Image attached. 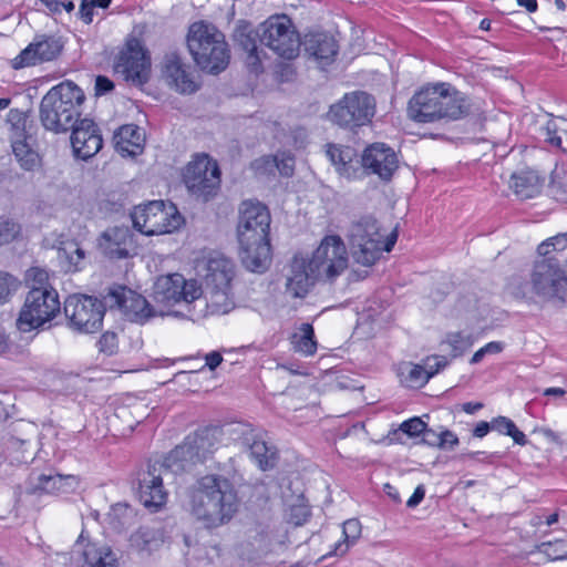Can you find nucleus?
Segmentation results:
<instances>
[{"mask_svg":"<svg viewBox=\"0 0 567 567\" xmlns=\"http://www.w3.org/2000/svg\"><path fill=\"white\" fill-rule=\"evenodd\" d=\"M239 506L237 489L223 475H205L189 489L190 513L205 528L214 529L228 524Z\"/></svg>","mask_w":567,"mask_h":567,"instance_id":"f257e3e1","label":"nucleus"},{"mask_svg":"<svg viewBox=\"0 0 567 567\" xmlns=\"http://www.w3.org/2000/svg\"><path fill=\"white\" fill-rule=\"evenodd\" d=\"M203 462L188 436L172 450L164 460L150 461L138 473V496L141 503L152 513L159 511L167 501L164 480Z\"/></svg>","mask_w":567,"mask_h":567,"instance_id":"f03ea898","label":"nucleus"},{"mask_svg":"<svg viewBox=\"0 0 567 567\" xmlns=\"http://www.w3.org/2000/svg\"><path fill=\"white\" fill-rule=\"evenodd\" d=\"M270 214L259 202L241 204L237 227L243 265L252 272H264L271 261Z\"/></svg>","mask_w":567,"mask_h":567,"instance_id":"7ed1b4c3","label":"nucleus"},{"mask_svg":"<svg viewBox=\"0 0 567 567\" xmlns=\"http://www.w3.org/2000/svg\"><path fill=\"white\" fill-rule=\"evenodd\" d=\"M471 112L472 103L467 96L447 83H439L419 91L408 106L410 118L419 123L456 121Z\"/></svg>","mask_w":567,"mask_h":567,"instance_id":"20e7f679","label":"nucleus"},{"mask_svg":"<svg viewBox=\"0 0 567 567\" xmlns=\"http://www.w3.org/2000/svg\"><path fill=\"white\" fill-rule=\"evenodd\" d=\"M203 277V296L212 315H226L235 308L231 281L235 277L234 261L220 252L208 254L199 265Z\"/></svg>","mask_w":567,"mask_h":567,"instance_id":"39448f33","label":"nucleus"},{"mask_svg":"<svg viewBox=\"0 0 567 567\" xmlns=\"http://www.w3.org/2000/svg\"><path fill=\"white\" fill-rule=\"evenodd\" d=\"M84 100V93L73 82L66 81L53 86L40 103L41 124L54 133L68 132L79 121Z\"/></svg>","mask_w":567,"mask_h":567,"instance_id":"423d86ee","label":"nucleus"},{"mask_svg":"<svg viewBox=\"0 0 567 567\" xmlns=\"http://www.w3.org/2000/svg\"><path fill=\"white\" fill-rule=\"evenodd\" d=\"M187 47L203 71L218 74L229 64L230 51L225 35L210 23H193L187 34Z\"/></svg>","mask_w":567,"mask_h":567,"instance_id":"0eeeda50","label":"nucleus"},{"mask_svg":"<svg viewBox=\"0 0 567 567\" xmlns=\"http://www.w3.org/2000/svg\"><path fill=\"white\" fill-rule=\"evenodd\" d=\"M516 298L533 299L535 295L543 301H564L567 295V278L557 261L543 258L535 261L530 281L512 286Z\"/></svg>","mask_w":567,"mask_h":567,"instance_id":"6e6552de","label":"nucleus"},{"mask_svg":"<svg viewBox=\"0 0 567 567\" xmlns=\"http://www.w3.org/2000/svg\"><path fill=\"white\" fill-rule=\"evenodd\" d=\"M61 310L59 293L53 287L31 286L17 319V327L23 332L43 327Z\"/></svg>","mask_w":567,"mask_h":567,"instance_id":"1a4fd4ad","label":"nucleus"},{"mask_svg":"<svg viewBox=\"0 0 567 567\" xmlns=\"http://www.w3.org/2000/svg\"><path fill=\"white\" fill-rule=\"evenodd\" d=\"M133 226L146 236L163 235L177 230L184 218L171 202L153 200L138 205L131 214Z\"/></svg>","mask_w":567,"mask_h":567,"instance_id":"9d476101","label":"nucleus"},{"mask_svg":"<svg viewBox=\"0 0 567 567\" xmlns=\"http://www.w3.org/2000/svg\"><path fill=\"white\" fill-rule=\"evenodd\" d=\"M375 111L377 102L373 95L365 91H353L346 93L332 104L327 116L340 127L354 130L370 124Z\"/></svg>","mask_w":567,"mask_h":567,"instance_id":"9b49d317","label":"nucleus"},{"mask_svg":"<svg viewBox=\"0 0 567 567\" xmlns=\"http://www.w3.org/2000/svg\"><path fill=\"white\" fill-rule=\"evenodd\" d=\"M106 305L105 297L100 300L92 296L73 295L64 302L68 326L79 333H95L103 324Z\"/></svg>","mask_w":567,"mask_h":567,"instance_id":"f8f14e48","label":"nucleus"},{"mask_svg":"<svg viewBox=\"0 0 567 567\" xmlns=\"http://www.w3.org/2000/svg\"><path fill=\"white\" fill-rule=\"evenodd\" d=\"M382 236L375 218L362 217L351 225L349 245L351 256L357 264L370 267L379 259L382 251Z\"/></svg>","mask_w":567,"mask_h":567,"instance_id":"ddd939ff","label":"nucleus"},{"mask_svg":"<svg viewBox=\"0 0 567 567\" xmlns=\"http://www.w3.org/2000/svg\"><path fill=\"white\" fill-rule=\"evenodd\" d=\"M261 44L278 56L292 60L299 54L301 40L292 21L287 16H280L261 23Z\"/></svg>","mask_w":567,"mask_h":567,"instance_id":"4468645a","label":"nucleus"},{"mask_svg":"<svg viewBox=\"0 0 567 567\" xmlns=\"http://www.w3.org/2000/svg\"><path fill=\"white\" fill-rule=\"evenodd\" d=\"M187 189L204 202L214 197L220 187V171L217 162L208 155H197L184 173Z\"/></svg>","mask_w":567,"mask_h":567,"instance_id":"2eb2a0df","label":"nucleus"},{"mask_svg":"<svg viewBox=\"0 0 567 567\" xmlns=\"http://www.w3.org/2000/svg\"><path fill=\"white\" fill-rule=\"evenodd\" d=\"M202 296V286L194 279L186 280L181 274L162 276L154 284L155 307L164 311L179 302L192 303Z\"/></svg>","mask_w":567,"mask_h":567,"instance_id":"dca6fc26","label":"nucleus"},{"mask_svg":"<svg viewBox=\"0 0 567 567\" xmlns=\"http://www.w3.org/2000/svg\"><path fill=\"white\" fill-rule=\"evenodd\" d=\"M309 267L320 279L333 281L348 267L347 249L338 236H327L309 260Z\"/></svg>","mask_w":567,"mask_h":567,"instance_id":"f3484780","label":"nucleus"},{"mask_svg":"<svg viewBox=\"0 0 567 567\" xmlns=\"http://www.w3.org/2000/svg\"><path fill=\"white\" fill-rule=\"evenodd\" d=\"M110 309H118L128 320L144 323L156 316H164L165 311L152 306L142 295L124 286H115L105 295Z\"/></svg>","mask_w":567,"mask_h":567,"instance_id":"a211bd4d","label":"nucleus"},{"mask_svg":"<svg viewBox=\"0 0 567 567\" xmlns=\"http://www.w3.org/2000/svg\"><path fill=\"white\" fill-rule=\"evenodd\" d=\"M114 71L133 85H143L150 79L151 59L136 39L130 40L115 61Z\"/></svg>","mask_w":567,"mask_h":567,"instance_id":"6ab92c4d","label":"nucleus"},{"mask_svg":"<svg viewBox=\"0 0 567 567\" xmlns=\"http://www.w3.org/2000/svg\"><path fill=\"white\" fill-rule=\"evenodd\" d=\"M63 43L54 35L38 34L33 41L12 60V68L23 69L55 60L62 52Z\"/></svg>","mask_w":567,"mask_h":567,"instance_id":"aec40b11","label":"nucleus"},{"mask_svg":"<svg viewBox=\"0 0 567 567\" xmlns=\"http://www.w3.org/2000/svg\"><path fill=\"white\" fill-rule=\"evenodd\" d=\"M361 164L368 174L378 175L381 181L390 182L399 168V157L388 144L375 142L362 152Z\"/></svg>","mask_w":567,"mask_h":567,"instance_id":"412c9836","label":"nucleus"},{"mask_svg":"<svg viewBox=\"0 0 567 567\" xmlns=\"http://www.w3.org/2000/svg\"><path fill=\"white\" fill-rule=\"evenodd\" d=\"M72 128L71 144L78 158L87 159L103 146V138L97 125L90 118L78 121Z\"/></svg>","mask_w":567,"mask_h":567,"instance_id":"4be33fe9","label":"nucleus"},{"mask_svg":"<svg viewBox=\"0 0 567 567\" xmlns=\"http://www.w3.org/2000/svg\"><path fill=\"white\" fill-rule=\"evenodd\" d=\"M80 567H118L116 554L105 544L87 540L83 533L76 542Z\"/></svg>","mask_w":567,"mask_h":567,"instance_id":"5701e85b","label":"nucleus"},{"mask_svg":"<svg viewBox=\"0 0 567 567\" xmlns=\"http://www.w3.org/2000/svg\"><path fill=\"white\" fill-rule=\"evenodd\" d=\"M78 486L79 478L74 475L32 473L29 477L28 492L30 494H63L74 491Z\"/></svg>","mask_w":567,"mask_h":567,"instance_id":"b1692460","label":"nucleus"},{"mask_svg":"<svg viewBox=\"0 0 567 567\" xmlns=\"http://www.w3.org/2000/svg\"><path fill=\"white\" fill-rule=\"evenodd\" d=\"M100 247L109 258H126L134 248L133 235L128 227L109 228L102 234Z\"/></svg>","mask_w":567,"mask_h":567,"instance_id":"393cba45","label":"nucleus"},{"mask_svg":"<svg viewBox=\"0 0 567 567\" xmlns=\"http://www.w3.org/2000/svg\"><path fill=\"white\" fill-rule=\"evenodd\" d=\"M163 76L172 87L181 93H193L197 90V85L192 80L181 56L176 53L165 55Z\"/></svg>","mask_w":567,"mask_h":567,"instance_id":"a878e982","label":"nucleus"},{"mask_svg":"<svg viewBox=\"0 0 567 567\" xmlns=\"http://www.w3.org/2000/svg\"><path fill=\"white\" fill-rule=\"evenodd\" d=\"M233 433L241 434V444L248 450L250 457L266 471L275 466L277 453L268 447L265 441L257 440L252 432L243 425H237Z\"/></svg>","mask_w":567,"mask_h":567,"instance_id":"bb28decb","label":"nucleus"},{"mask_svg":"<svg viewBox=\"0 0 567 567\" xmlns=\"http://www.w3.org/2000/svg\"><path fill=\"white\" fill-rule=\"evenodd\" d=\"M235 43L247 53L248 65L255 71L261 64L258 42L261 44V24L255 29L250 23H240L234 31Z\"/></svg>","mask_w":567,"mask_h":567,"instance_id":"cd10ccee","label":"nucleus"},{"mask_svg":"<svg viewBox=\"0 0 567 567\" xmlns=\"http://www.w3.org/2000/svg\"><path fill=\"white\" fill-rule=\"evenodd\" d=\"M544 185V178L530 168L516 171L511 175L508 186L520 200L538 196Z\"/></svg>","mask_w":567,"mask_h":567,"instance_id":"c85d7f7f","label":"nucleus"},{"mask_svg":"<svg viewBox=\"0 0 567 567\" xmlns=\"http://www.w3.org/2000/svg\"><path fill=\"white\" fill-rule=\"evenodd\" d=\"M320 278L309 267V261L295 258L291 264V275L287 278L286 290L293 298H302L309 288Z\"/></svg>","mask_w":567,"mask_h":567,"instance_id":"c756f323","label":"nucleus"},{"mask_svg":"<svg viewBox=\"0 0 567 567\" xmlns=\"http://www.w3.org/2000/svg\"><path fill=\"white\" fill-rule=\"evenodd\" d=\"M301 44H303L305 51L310 56L322 64L332 62L338 52L336 40L324 32L306 34Z\"/></svg>","mask_w":567,"mask_h":567,"instance_id":"7c9ffc66","label":"nucleus"},{"mask_svg":"<svg viewBox=\"0 0 567 567\" xmlns=\"http://www.w3.org/2000/svg\"><path fill=\"white\" fill-rule=\"evenodd\" d=\"M221 434L223 432L220 427L212 426L199 429L195 433L187 436L196 452H198L200 460L205 461L218 449Z\"/></svg>","mask_w":567,"mask_h":567,"instance_id":"2f4dec72","label":"nucleus"},{"mask_svg":"<svg viewBox=\"0 0 567 567\" xmlns=\"http://www.w3.org/2000/svg\"><path fill=\"white\" fill-rule=\"evenodd\" d=\"M143 136L138 126L126 124L114 134L115 148L123 155H136L142 151Z\"/></svg>","mask_w":567,"mask_h":567,"instance_id":"473e14b6","label":"nucleus"},{"mask_svg":"<svg viewBox=\"0 0 567 567\" xmlns=\"http://www.w3.org/2000/svg\"><path fill=\"white\" fill-rule=\"evenodd\" d=\"M85 252L75 240L61 241L58 248V259L65 271L72 272L79 269Z\"/></svg>","mask_w":567,"mask_h":567,"instance_id":"72a5a7b5","label":"nucleus"},{"mask_svg":"<svg viewBox=\"0 0 567 567\" xmlns=\"http://www.w3.org/2000/svg\"><path fill=\"white\" fill-rule=\"evenodd\" d=\"M25 140L27 137L12 138V152L21 168L24 171H34L40 166L41 159L39 154L29 146Z\"/></svg>","mask_w":567,"mask_h":567,"instance_id":"f704fd0d","label":"nucleus"},{"mask_svg":"<svg viewBox=\"0 0 567 567\" xmlns=\"http://www.w3.org/2000/svg\"><path fill=\"white\" fill-rule=\"evenodd\" d=\"M162 542V535L158 530L142 526L131 536V545L138 551H152Z\"/></svg>","mask_w":567,"mask_h":567,"instance_id":"c9c22d12","label":"nucleus"},{"mask_svg":"<svg viewBox=\"0 0 567 567\" xmlns=\"http://www.w3.org/2000/svg\"><path fill=\"white\" fill-rule=\"evenodd\" d=\"M291 342L296 351L312 355L317 351L313 327L310 323H302L299 331L293 333Z\"/></svg>","mask_w":567,"mask_h":567,"instance_id":"e433bc0d","label":"nucleus"},{"mask_svg":"<svg viewBox=\"0 0 567 567\" xmlns=\"http://www.w3.org/2000/svg\"><path fill=\"white\" fill-rule=\"evenodd\" d=\"M353 154L354 153L351 147H340L338 145L329 144L327 148V156L331 163L337 166L340 174H348Z\"/></svg>","mask_w":567,"mask_h":567,"instance_id":"4c0bfd02","label":"nucleus"},{"mask_svg":"<svg viewBox=\"0 0 567 567\" xmlns=\"http://www.w3.org/2000/svg\"><path fill=\"white\" fill-rule=\"evenodd\" d=\"M474 343L472 334L463 332H450L446 334L442 344H447L451 348V357L457 358L463 355Z\"/></svg>","mask_w":567,"mask_h":567,"instance_id":"58836bf2","label":"nucleus"},{"mask_svg":"<svg viewBox=\"0 0 567 567\" xmlns=\"http://www.w3.org/2000/svg\"><path fill=\"white\" fill-rule=\"evenodd\" d=\"M361 534V524L358 519L352 518L343 523V535L347 544L338 543L334 549L336 555H343L349 547L350 542H354Z\"/></svg>","mask_w":567,"mask_h":567,"instance_id":"ea45409f","label":"nucleus"},{"mask_svg":"<svg viewBox=\"0 0 567 567\" xmlns=\"http://www.w3.org/2000/svg\"><path fill=\"white\" fill-rule=\"evenodd\" d=\"M19 287V279L9 272L0 271V305L8 302Z\"/></svg>","mask_w":567,"mask_h":567,"instance_id":"a19ab883","label":"nucleus"},{"mask_svg":"<svg viewBox=\"0 0 567 567\" xmlns=\"http://www.w3.org/2000/svg\"><path fill=\"white\" fill-rule=\"evenodd\" d=\"M8 123L11 125L12 128L11 140L18 137H27V116L23 112L16 109L10 110L8 113Z\"/></svg>","mask_w":567,"mask_h":567,"instance_id":"79ce46f5","label":"nucleus"},{"mask_svg":"<svg viewBox=\"0 0 567 567\" xmlns=\"http://www.w3.org/2000/svg\"><path fill=\"white\" fill-rule=\"evenodd\" d=\"M540 550L551 560L567 559V543L565 540L543 543Z\"/></svg>","mask_w":567,"mask_h":567,"instance_id":"37998d69","label":"nucleus"},{"mask_svg":"<svg viewBox=\"0 0 567 567\" xmlns=\"http://www.w3.org/2000/svg\"><path fill=\"white\" fill-rule=\"evenodd\" d=\"M19 233V224L11 219L0 217V246L12 241Z\"/></svg>","mask_w":567,"mask_h":567,"instance_id":"c03bdc74","label":"nucleus"},{"mask_svg":"<svg viewBox=\"0 0 567 567\" xmlns=\"http://www.w3.org/2000/svg\"><path fill=\"white\" fill-rule=\"evenodd\" d=\"M425 425L426 423H424L422 421V419L415 416V417H412L408 421H404L399 430H395L393 431V435H396L398 432H403L405 433L406 435L411 436V437H414V436H419L420 434H422V432L425 430Z\"/></svg>","mask_w":567,"mask_h":567,"instance_id":"a18cd8bd","label":"nucleus"},{"mask_svg":"<svg viewBox=\"0 0 567 567\" xmlns=\"http://www.w3.org/2000/svg\"><path fill=\"white\" fill-rule=\"evenodd\" d=\"M449 360L443 355H430L424 359L423 365L430 379L447 367Z\"/></svg>","mask_w":567,"mask_h":567,"instance_id":"49530a36","label":"nucleus"},{"mask_svg":"<svg viewBox=\"0 0 567 567\" xmlns=\"http://www.w3.org/2000/svg\"><path fill=\"white\" fill-rule=\"evenodd\" d=\"M430 380V375H427L424 365H413L409 372L408 381L411 386H423Z\"/></svg>","mask_w":567,"mask_h":567,"instance_id":"de8ad7c7","label":"nucleus"},{"mask_svg":"<svg viewBox=\"0 0 567 567\" xmlns=\"http://www.w3.org/2000/svg\"><path fill=\"white\" fill-rule=\"evenodd\" d=\"M99 349L101 352L111 355L115 353L117 349V336L114 332H105L102 334L97 342Z\"/></svg>","mask_w":567,"mask_h":567,"instance_id":"09e8293b","label":"nucleus"},{"mask_svg":"<svg viewBox=\"0 0 567 567\" xmlns=\"http://www.w3.org/2000/svg\"><path fill=\"white\" fill-rule=\"evenodd\" d=\"M560 131L554 121H549L544 127L545 141L554 146H561L563 135Z\"/></svg>","mask_w":567,"mask_h":567,"instance_id":"8fccbe9b","label":"nucleus"},{"mask_svg":"<svg viewBox=\"0 0 567 567\" xmlns=\"http://www.w3.org/2000/svg\"><path fill=\"white\" fill-rule=\"evenodd\" d=\"M515 429V423L506 416H497L492 420V430L501 434L509 435Z\"/></svg>","mask_w":567,"mask_h":567,"instance_id":"3c124183","label":"nucleus"},{"mask_svg":"<svg viewBox=\"0 0 567 567\" xmlns=\"http://www.w3.org/2000/svg\"><path fill=\"white\" fill-rule=\"evenodd\" d=\"M277 167L281 175L291 176L293 174L295 168V159L290 155H282L280 159L276 157Z\"/></svg>","mask_w":567,"mask_h":567,"instance_id":"603ef678","label":"nucleus"},{"mask_svg":"<svg viewBox=\"0 0 567 567\" xmlns=\"http://www.w3.org/2000/svg\"><path fill=\"white\" fill-rule=\"evenodd\" d=\"M458 444V437L450 430L440 433V449L453 450Z\"/></svg>","mask_w":567,"mask_h":567,"instance_id":"864d4df0","label":"nucleus"},{"mask_svg":"<svg viewBox=\"0 0 567 567\" xmlns=\"http://www.w3.org/2000/svg\"><path fill=\"white\" fill-rule=\"evenodd\" d=\"M29 277L31 278V281H32L31 286H35V287H52L48 282V279H49L48 272L42 270V269L32 268L30 270Z\"/></svg>","mask_w":567,"mask_h":567,"instance_id":"5fc2aeb1","label":"nucleus"},{"mask_svg":"<svg viewBox=\"0 0 567 567\" xmlns=\"http://www.w3.org/2000/svg\"><path fill=\"white\" fill-rule=\"evenodd\" d=\"M94 3L92 0H82L79 9V16L83 22L90 24L93 20V8Z\"/></svg>","mask_w":567,"mask_h":567,"instance_id":"6e6d98bb","label":"nucleus"},{"mask_svg":"<svg viewBox=\"0 0 567 567\" xmlns=\"http://www.w3.org/2000/svg\"><path fill=\"white\" fill-rule=\"evenodd\" d=\"M114 89L113 82L103 75H99L95 80V93L102 95L111 92Z\"/></svg>","mask_w":567,"mask_h":567,"instance_id":"4d7b16f0","label":"nucleus"},{"mask_svg":"<svg viewBox=\"0 0 567 567\" xmlns=\"http://www.w3.org/2000/svg\"><path fill=\"white\" fill-rule=\"evenodd\" d=\"M423 435V443L430 445L440 447V433H436L432 429H429L427 425H425V430L422 432Z\"/></svg>","mask_w":567,"mask_h":567,"instance_id":"13d9d810","label":"nucleus"},{"mask_svg":"<svg viewBox=\"0 0 567 567\" xmlns=\"http://www.w3.org/2000/svg\"><path fill=\"white\" fill-rule=\"evenodd\" d=\"M424 496H425V488L423 485H419L415 488L413 495L408 499L406 506L411 507V508L417 506L423 501Z\"/></svg>","mask_w":567,"mask_h":567,"instance_id":"bf43d9fd","label":"nucleus"},{"mask_svg":"<svg viewBox=\"0 0 567 567\" xmlns=\"http://www.w3.org/2000/svg\"><path fill=\"white\" fill-rule=\"evenodd\" d=\"M549 239L553 243L550 245L553 247V250H563L567 247V231L550 237Z\"/></svg>","mask_w":567,"mask_h":567,"instance_id":"052dcab7","label":"nucleus"},{"mask_svg":"<svg viewBox=\"0 0 567 567\" xmlns=\"http://www.w3.org/2000/svg\"><path fill=\"white\" fill-rule=\"evenodd\" d=\"M308 516V509L305 507H295L291 509V519L296 517V520H293L296 525H301L302 522H305Z\"/></svg>","mask_w":567,"mask_h":567,"instance_id":"680f3d73","label":"nucleus"},{"mask_svg":"<svg viewBox=\"0 0 567 567\" xmlns=\"http://www.w3.org/2000/svg\"><path fill=\"white\" fill-rule=\"evenodd\" d=\"M205 359H206V365L210 370L216 369L223 361L221 354L217 351H213V352L208 353Z\"/></svg>","mask_w":567,"mask_h":567,"instance_id":"e2e57ef3","label":"nucleus"},{"mask_svg":"<svg viewBox=\"0 0 567 567\" xmlns=\"http://www.w3.org/2000/svg\"><path fill=\"white\" fill-rule=\"evenodd\" d=\"M492 430V422L482 421L477 423L473 431V435L476 437L485 436Z\"/></svg>","mask_w":567,"mask_h":567,"instance_id":"0e129e2a","label":"nucleus"},{"mask_svg":"<svg viewBox=\"0 0 567 567\" xmlns=\"http://www.w3.org/2000/svg\"><path fill=\"white\" fill-rule=\"evenodd\" d=\"M508 436H511L514 440V442L518 445L524 446L528 443L526 435L522 431H519L516 425Z\"/></svg>","mask_w":567,"mask_h":567,"instance_id":"69168bd1","label":"nucleus"},{"mask_svg":"<svg viewBox=\"0 0 567 567\" xmlns=\"http://www.w3.org/2000/svg\"><path fill=\"white\" fill-rule=\"evenodd\" d=\"M483 406L484 405L481 402H466L462 405V409L464 412H466L468 414H474L477 411H480L481 409H483Z\"/></svg>","mask_w":567,"mask_h":567,"instance_id":"338daca9","label":"nucleus"},{"mask_svg":"<svg viewBox=\"0 0 567 567\" xmlns=\"http://www.w3.org/2000/svg\"><path fill=\"white\" fill-rule=\"evenodd\" d=\"M485 354L489 353H499L503 350V344L501 342L492 341L483 347Z\"/></svg>","mask_w":567,"mask_h":567,"instance_id":"774afa93","label":"nucleus"}]
</instances>
